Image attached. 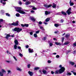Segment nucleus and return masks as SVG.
I'll list each match as a JSON object with an SVG mask.
<instances>
[{"label":"nucleus","instance_id":"50","mask_svg":"<svg viewBox=\"0 0 76 76\" xmlns=\"http://www.w3.org/2000/svg\"><path fill=\"white\" fill-rule=\"evenodd\" d=\"M7 53L8 54H11V53H10L9 52V51H8V50H7Z\"/></svg>","mask_w":76,"mask_h":76},{"label":"nucleus","instance_id":"60","mask_svg":"<svg viewBox=\"0 0 76 76\" xmlns=\"http://www.w3.org/2000/svg\"><path fill=\"white\" fill-rule=\"evenodd\" d=\"M76 51H74L73 52V54H75L76 53Z\"/></svg>","mask_w":76,"mask_h":76},{"label":"nucleus","instance_id":"5","mask_svg":"<svg viewBox=\"0 0 76 76\" xmlns=\"http://www.w3.org/2000/svg\"><path fill=\"white\" fill-rule=\"evenodd\" d=\"M4 73H6V71L2 69L0 71V76H3Z\"/></svg>","mask_w":76,"mask_h":76},{"label":"nucleus","instance_id":"34","mask_svg":"<svg viewBox=\"0 0 76 76\" xmlns=\"http://www.w3.org/2000/svg\"><path fill=\"white\" fill-rule=\"evenodd\" d=\"M22 11H23V12H24V11H25V12H28V10H23L22 9Z\"/></svg>","mask_w":76,"mask_h":76},{"label":"nucleus","instance_id":"2","mask_svg":"<svg viewBox=\"0 0 76 76\" xmlns=\"http://www.w3.org/2000/svg\"><path fill=\"white\" fill-rule=\"evenodd\" d=\"M65 70V68L64 67H62L61 69L59 70V71L57 70L55 71V74H61L62 73H63Z\"/></svg>","mask_w":76,"mask_h":76},{"label":"nucleus","instance_id":"4","mask_svg":"<svg viewBox=\"0 0 76 76\" xmlns=\"http://www.w3.org/2000/svg\"><path fill=\"white\" fill-rule=\"evenodd\" d=\"M10 25L13 26H18L19 25V21H17L15 23L14 22L13 23L10 24Z\"/></svg>","mask_w":76,"mask_h":76},{"label":"nucleus","instance_id":"32","mask_svg":"<svg viewBox=\"0 0 76 76\" xmlns=\"http://www.w3.org/2000/svg\"><path fill=\"white\" fill-rule=\"evenodd\" d=\"M30 67H31V64H28L27 65V67L28 68V69H29Z\"/></svg>","mask_w":76,"mask_h":76},{"label":"nucleus","instance_id":"45","mask_svg":"<svg viewBox=\"0 0 76 76\" xmlns=\"http://www.w3.org/2000/svg\"><path fill=\"white\" fill-rule=\"evenodd\" d=\"M39 31H36V34H39Z\"/></svg>","mask_w":76,"mask_h":76},{"label":"nucleus","instance_id":"22","mask_svg":"<svg viewBox=\"0 0 76 76\" xmlns=\"http://www.w3.org/2000/svg\"><path fill=\"white\" fill-rule=\"evenodd\" d=\"M31 4V2L29 1H27L25 3V4L26 5H28V4Z\"/></svg>","mask_w":76,"mask_h":76},{"label":"nucleus","instance_id":"36","mask_svg":"<svg viewBox=\"0 0 76 76\" xmlns=\"http://www.w3.org/2000/svg\"><path fill=\"white\" fill-rule=\"evenodd\" d=\"M72 75V74H71V73H70V72H68L67 74V76L69 75Z\"/></svg>","mask_w":76,"mask_h":76},{"label":"nucleus","instance_id":"40","mask_svg":"<svg viewBox=\"0 0 76 76\" xmlns=\"http://www.w3.org/2000/svg\"><path fill=\"white\" fill-rule=\"evenodd\" d=\"M69 37V35H66L65 36V37H66V38H68Z\"/></svg>","mask_w":76,"mask_h":76},{"label":"nucleus","instance_id":"26","mask_svg":"<svg viewBox=\"0 0 76 76\" xmlns=\"http://www.w3.org/2000/svg\"><path fill=\"white\" fill-rule=\"evenodd\" d=\"M15 16L17 17H19L20 16V14L19 13H17L15 14Z\"/></svg>","mask_w":76,"mask_h":76},{"label":"nucleus","instance_id":"55","mask_svg":"<svg viewBox=\"0 0 76 76\" xmlns=\"http://www.w3.org/2000/svg\"><path fill=\"white\" fill-rule=\"evenodd\" d=\"M44 23H45V25H47V24H48L45 21L44 22Z\"/></svg>","mask_w":76,"mask_h":76},{"label":"nucleus","instance_id":"11","mask_svg":"<svg viewBox=\"0 0 76 76\" xmlns=\"http://www.w3.org/2000/svg\"><path fill=\"white\" fill-rule=\"evenodd\" d=\"M28 73L29 75H30V76H32V75H33V74H34V73H33V72L30 71H29L28 72Z\"/></svg>","mask_w":76,"mask_h":76},{"label":"nucleus","instance_id":"20","mask_svg":"<svg viewBox=\"0 0 76 76\" xmlns=\"http://www.w3.org/2000/svg\"><path fill=\"white\" fill-rule=\"evenodd\" d=\"M50 19L49 18H47L46 20H45V22H49L50 21Z\"/></svg>","mask_w":76,"mask_h":76},{"label":"nucleus","instance_id":"12","mask_svg":"<svg viewBox=\"0 0 76 76\" xmlns=\"http://www.w3.org/2000/svg\"><path fill=\"white\" fill-rule=\"evenodd\" d=\"M28 51L29 53H32L34 52V50H33V49H31L30 48L28 49Z\"/></svg>","mask_w":76,"mask_h":76},{"label":"nucleus","instance_id":"48","mask_svg":"<svg viewBox=\"0 0 76 76\" xmlns=\"http://www.w3.org/2000/svg\"><path fill=\"white\" fill-rule=\"evenodd\" d=\"M30 35H32L33 34V32L31 31L30 32Z\"/></svg>","mask_w":76,"mask_h":76},{"label":"nucleus","instance_id":"29","mask_svg":"<svg viewBox=\"0 0 76 76\" xmlns=\"http://www.w3.org/2000/svg\"><path fill=\"white\" fill-rule=\"evenodd\" d=\"M39 69V67H36L34 68V70H38Z\"/></svg>","mask_w":76,"mask_h":76},{"label":"nucleus","instance_id":"9","mask_svg":"<svg viewBox=\"0 0 76 76\" xmlns=\"http://www.w3.org/2000/svg\"><path fill=\"white\" fill-rule=\"evenodd\" d=\"M29 7H32V9L33 10H37V8L35 7L34 6L30 5L29 6Z\"/></svg>","mask_w":76,"mask_h":76},{"label":"nucleus","instance_id":"28","mask_svg":"<svg viewBox=\"0 0 76 76\" xmlns=\"http://www.w3.org/2000/svg\"><path fill=\"white\" fill-rule=\"evenodd\" d=\"M34 36L35 37V38L37 37H38V36H37V34H34Z\"/></svg>","mask_w":76,"mask_h":76},{"label":"nucleus","instance_id":"46","mask_svg":"<svg viewBox=\"0 0 76 76\" xmlns=\"http://www.w3.org/2000/svg\"><path fill=\"white\" fill-rule=\"evenodd\" d=\"M21 25L22 27H25V24L23 25V24H21Z\"/></svg>","mask_w":76,"mask_h":76},{"label":"nucleus","instance_id":"13","mask_svg":"<svg viewBox=\"0 0 76 76\" xmlns=\"http://www.w3.org/2000/svg\"><path fill=\"white\" fill-rule=\"evenodd\" d=\"M30 19L32 20V21H33V22H35V19L34 18V17H30Z\"/></svg>","mask_w":76,"mask_h":76},{"label":"nucleus","instance_id":"10","mask_svg":"<svg viewBox=\"0 0 76 76\" xmlns=\"http://www.w3.org/2000/svg\"><path fill=\"white\" fill-rule=\"evenodd\" d=\"M9 37H10V35L9 34H7L6 35V37L5 38L7 39H9Z\"/></svg>","mask_w":76,"mask_h":76},{"label":"nucleus","instance_id":"3","mask_svg":"<svg viewBox=\"0 0 76 76\" xmlns=\"http://www.w3.org/2000/svg\"><path fill=\"white\" fill-rule=\"evenodd\" d=\"M12 31L14 32H17V33H19V32H20L22 31V28H15L13 29Z\"/></svg>","mask_w":76,"mask_h":76},{"label":"nucleus","instance_id":"51","mask_svg":"<svg viewBox=\"0 0 76 76\" xmlns=\"http://www.w3.org/2000/svg\"><path fill=\"white\" fill-rule=\"evenodd\" d=\"M7 72H8L7 74H9L11 72V71L10 70H8L7 71Z\"/></svg>","mask_w":76,"mask_h":76},{"label":"nucleus","instance_id":"61","mask_svg":"<svg viewBox=\"0 0 76 76\" xmlns=\"http://www.w3.org/2000/svg\"><path fill=\"white\" fill-rule=\"evenodd\" d=\"M59 67L60 68H61V67H62V66L61 65H59Z\"/></svg>","mask_w":76,"mask_h":76},{"label":"nucleus","instance_id":"53","mask_svg":"<svg viewBox=\"0 0 76 76\" xmlns=\"http://www.w3.org/2000/svg\"><path fill=\"white\" fill-rule=\"evenodd\" d=\"M18 48L20 50H21V47L20 46L18 47Z\"/></svg>","mask_w":76,"mask_h":76},{"label":"nucleus","instance_id":"42","mask_svg":"<svg viewBox=\"0 0 76 76\" xmlns=\"http://www.w3.org/2000/svg\"><path fill=\"white\" fill-rule=\"evenodd\" d=\"M19 4H20V5H21L22 4V2L20 1L19 2Z\"/></svg>","mask_w":76,"mask_h":76},{"label":"nucleus","instance_id":"31","mask_svg":"<svg viewBox=\"0 0 76 76\" xmlns=\"http://www.w3.org/2000/svg\"><path fill=\"white\" fill-rule=\"evenodd\" d=\"M54 26L56 27H58V24H55Z\"/></svg>","mask_w":76,"mask_h":76},{"label":"nucleus","instance_id":"64","mask_svg":"<svg viewBox=\"0 0 76 76\" xmlns=\"http://www.w3.org/2000/svg\"><path fill=\"white\" fill-rule=\"evenodd\" d=\"M73 74L74 75H75L76 76V73L75 72H73Z\"/></svg>","mask_w":76,"mask_h":76},{"label":"nucleus","instance_id":"17","mask_svg":"<svg viewBox=\"0 0 76 76\" xmlns=\"http://www.w3.org/2000/svg\"><path fill=\"white\" fill-rule=\"evenodd\" d=\"M69 3L70 4V6H73L74 5L73 2H71V0H70Z\"/></svg>","mask_w":76,"mask_h":76},{"label":"nucleus","instance_id":"25","mask_svg":"<svg viewBox=\"0 0 76 76\" xmlns=\"http://www.w3.org/2000/svg\"><path fill=\"white\" fill-rule=\"evenodd\" d=\"M17 70H18V71H20V72L22 71V69L19 67H17Z\"/></svg>","mask_w":76,"mask_h":76},{"label":"nucleus","instance_id":"52","mask_svg":"<svg viewBox=\"0 0 76 76\" xmlns=\"http://www.w3.org/2000/svg\"><path fill=\"white\" fill-rule=\"evenodd\" d=\"M14 36H15V35L13 34V35L10 36V37H12V38H13V37H14Z\"/></svg>","mask_w":76,"mask_h":76},{"label":"nucleus","instance_id":"35","mask_svg":"<svg viewBox=\"0 0 76 76\" xmlns=\"http://www.w3.org/2000/svg\"><path fill=\"white\" fill-rule=\"evenodd\" d=\"M70 63L71 65H73L74 64H75V63L74 62H70Z\"/></svg>","mask_w":76,"mask_h":76},{"label":"nucleus","instance_id":"16","mask_svg":"<svg viewBox=\"0 0 76 76\" xmlns=\"http://www.w3.org/2000/svg\"><path fill=\"white\" fill-rule=\"evenodd\" d=\"M39 28H40V29H41L42 30V31H45L44 28V27H43L42 26H40Z\"/></svg>","mask_w":76,"mask_h":76},{"label":"nucleus","instance_id":"56","mask_svg":"<svg viewBox=\"0 0 76 76\" xmlns=\"http://www.w3.org/2000/svg\"><path fill=\"white\" fill-rule=\"evenodd\" d=\"M51 61H50V60H48V63H51Z\"/></svg>","mask_w":76,"mask_h":76},{"label":"nucleus","instance_id":"62","mask_svg":"<svg viewBox=\"0 0 76 76\" xmlns=\"http://www.w3.org/2000/svg\"><path fill=\"white\" fill-rule=\"evenodd\" d=\"M51 74H53L54 73V72L53 71H51Z\"/></svg>","mask_w":76,"mask_h":76},{"label":"nucleus","instance_id":"41","mask_svg":"<svg viewBox=\"0 0 76 76\" xmlns=\"http://www.w3.org/2000/svg\"><path fill=\"white\" fill-rule=\"evenodd\" d=\"M56 57L57 58H58L60 57V56L58 55H57L56 56Z\"/></svg>","mask_w":76,"mask_h":76},{"label":"nucleus","instance_id":"6","mask_svg":"<svg viewBox=\"0 0 76 76\" xmlns=\"http://www.w3.org/2000/svg\"><path fill=\"white\" fill-rule=\"evenodd\" d=\"M71 8H69V9L66 12V13H67L68 15H70L71 14V13H72L70 11H71Z\"/></svg>","mask_w":76,"mask_h":76},{"label":"nucleus","instance_id":"57","mask_svg":"<svg viewBox=\"0 0 76 76\" xmlns=\"http://www.w3.org/2000/svg\"><path fill=\"white\" fill-rule=\"evenodd\" d=\"M6 2H3L2 3L4 5L5 4H6Z\"/></svg>","mask_w":76,"mask_h":76},{"label":"nucleus","instance_id":"1","mask_svg":"<svg viewBox=\"0 0 76 76\" xmlns=\"http://www.w3.org/2000/svg\"><path fill=\"white\" fill-rule=\"evenodd\" d=\"M15 9L16 11L19 12L21 14H26V12H23L22 11V9L20 7H15Z\"/></svg>","mask_w":76,"mask_h":76},{"label":"nucleus","instance_id":"38","mask_svg":"<svg viewBox=\"0 0 76 76\" xmlns=\"http://www.w3.org/2000/svg\"><path fill=\"white\" fill-rule=\"evenodd\" d=\"M19 55L20 56V57H23V55L21 53H20L19 54Z\"/></svg>","mask_w":76,"mask_h":76},{"label":"nucleus","instance_id":"47","mask_svg":"<svg viewBox=\"0 0 76 76\" xmlns=\"http://www.w3.org/2000/svg\"><path fill=\"white\" fill-rule=\"evenodd\" d=\"M39 25H41V24H42V22H41V21L39 22Z\"/></svg>","mask_w":76,"mask_h":76},{"label":"nucleus","instance_id":"19","mask_svg":"<svg viewBox=\"0 0 76 76\" xmlns=\"http://www.w3.org/2000/svg\"><path fill=\"white\" fill-rule=\"evenodd\" d=\"M61 13L62 15H65V16H66L67 15V14H66V13L65 12H64L62 11L61 12Z\"/></svg>","mask_w":76,"mask_h":76},{"label":"nucleus","instance_id":"21","mask_svg":"<svg viewBox=\"0 0 76 76\" xmlns=\"http://www.w3.org/2000/svg\"><path fill=\"white\" fill-rule=\"evenodd\" d=\"M70 44V42L67 41L64 43V45H67V44Z\"/></svg>","mask_w":76,"mask_h":76},{"label":"nucleus","instance_id":"54","mask_svg":"<svg viewBox=\"0 0 76 76\" xmlns=\"http://www.w3.org/2000/svg\"><path fill=\"white\" fill-rule=\"evenodd\" d=\"M34 12L35 11L34 10H31V13H34Z\"/></svg>","mask_w":76,"mask_h":76},{"label":"nucleus","instance_id":"43","mask_svg":"<svg viewBox=\"0 0 76 76\" xmlns=\"http://www.w3.org/2000/svg\"><path fill=\"white\" fill-rule=\"evenodd\" d=\"M13 57L14 59L15 60V61H17V59L16 58V57H15V56H13Z\"/></svg>","mask_w":76,"mask_h":76},{"label":"nucleus","instance_id":"30","mask_svg":"<svg viewBox=\"0 0 76 76\" xmlns=\"http://www.w3.org/2000/svg\"><path fill=\"white\" fill-rule=\"evenodd\" d=\"M53 44L52 43H49V45L50 47H52V46H53Z\"/></svg>","mask_w":76,"mask_h":76},{"label":"nucleus","instance_id":"44","mask_svg":"<svg viewBox=\"0 0 76 76\" xmlns=\"http://www.w3.org/2000/svg\"><path fill=\"white\" fill-rule=\"evenodd\" d=\"M47 39V37H44L42 39H43V40H45V39Z\"/></svg>","mask_w":76,"mask_h":76},{"label":"nucleus","instance_id":"37","mask_svg":"<svg viewBox=\"0 0 76 76\" xmlns=\"http://www.w3.org/2000/svg\"><path fill=\"white\" fill-rule=\"evenodd\" d=\"M64 37H62V43H63V41H64Z\"/></svg>","mask_w":76,"mask_h":76},{"label":"nucleus","instance_id":"15","mask_svg":"<svg viewBox=\"0 0 76 76\" xmlns=\"http://www.w3.org/2000/svg\"><path fill=\"white\" fill-rule=\"evenodd\" d=\"M53 8H54L55 9H56V5L54 4V3H53V5L52 6Z\"/></svg>","mask_w":76,"mask_h":76},{"label":"nucleus","instance_id":"27","mask_svg":"<svg viewBox=\"0 0 76 76\" xmlns=\"http://www.w3.org/2000/svg\"><path fill=\"white\" fill-rule=\"evenodd\" d=\"M25 26L26 27H28V26H29V25L28 24H24V27Z\"/></svg>","mask_w":76,"mask_h":76},{"label":"nucleus","instance_id":"63","mask_svg":"<svg viewBox=\"0 0 76 76\" xmlns=\"http://www.w3.org/2000/svg\"><path fill=\"white\" fill-rule=\"evenodd\" d=\"M48 67H45V70H47L48 69Z\"/></svg>","mask_w":76,"mask_h":76},{"label":"nucleus","instance_id":"7","mask_svg":"<svg viewBox=\"0 0 76 76\" xmlns=\"http://www.w3.org/2000/svg\"><path fill=\"white\" fill-rule=\"evenodd\" d=\"M44 7H45V8H49V7H51L52 5L51 4L49 5H47L46 4H45L44 5Z\"/></svg>","mask_w":76,"mask_h":76},{"label":"nucleus","instance_id":"58","mask_svg":"<svg viewBox=\"0 0 76 76\" xmlns=\"http://www.w3.org/2000/svg\"><path fill=\"white\" fill-rule=\"evenodd\" d=\"M64 21V20H61V22L62 23H63Z\"/></svg>","mask_w":76,"mask_h":76},{"label":"nucleus","instance_id":"39","mask_svg":"<svg viewBox=\"0 0 76 76\" xmlns=\"http://www.w3.org/2000/svg\"><path fill=\"white\" fill-rule=\"evenodd\" d=\"M73 47H76V42L73 44Z\"/></svg>","mask_w":76,"mask_h":76},{"label":"nucleus","instance_id":"59","mask_svg":"<svg viewBox=\"0 0 76 76\" xmlns=\"http://www.w3.org/2000/svg\"><path fill=\"white\" fill-rule=\"evenodd\" d=\"M6 61L8 63H10V61Z\"/></svg>","mask_w":76,"mask_h":76},{"label":"nucleus","instance_id":"18","mask_svg":"<svg viewBox=\"0 0 76 76\" xmlns=\"http://www.w3.org/2000/svg\"><path fill=\"white\" fill-rule=\"evenodd\" d=\"M14 42L15 44V45H18V40H15L14 41Z\"/></svg>","mask_w":76,"mask_h":76},{"label":"nucleus","instance_id":"24","mask_svg":"<svg viewBox=\"0 0 76 76\" xmlns=\"http://www.w3.org/2000/svg\"><path fill=\"white\" fill-rule=\"evenodd\" d=\"M14 48L15 50H16L17 49V45H15L14 46Z\"/></svg>","mask_w":76,"mask_h":76},{"label":"nucleus","instance_id":"14","mask_svg":"<svg viewBox=\"0 0 76 76\" xmlns=\"http://www.w3.org/2000/svg\"><path fill=\"white\" fill-rule=\"evenodd\" d=\"M55 44L57 45H61V43L60 42H55Z\"/></svg>","mask_w":76,"mask_h":76},{"label":"nucleus","instance_id":"23","mask_svg":"<svg viewBox=\"0 0 76 76\" xmlns=\"http://www.w3.org/2000/svg\"><path fill=\"white\" fill-rule=\"evenodd\" d=\"M42 72L44 74H46L47 73V71L45 70H43Z\"/></svg>","mask_w":76,"mask_h":76},{"label":"nucleus","instance_id":"33","mask_svg":"<svg viewBox=\"0 0 76 76\" xmlns=\"http://www.w3.org/2000/svg\"><path fill=\"white\" fill-rule=\"evenodd\" d=\"M6 15L7 16H10V15L9 13H6Z\"/></svg>","mask_w":76,"mask_h":76},{"label":"nucleus","instance_id":"49","mask_svg":"<svg viewBox=\"0 0 76 76\" xmlns=\"http://www.w3.org/2000/svg\"><path fill=\"white\" fill-rule=\"evenodd\" d=\"M26 48H29V45H26Z\"/></svg>","mask_w":76,"mask_h":76},{"label":"nucleus","instance_id":"8","mask_svg":"<svg viewBox=\"0 0 76 76\" xmlns=\"http://www.w3.org/2000/svg\"><path fill=\"white\" fill-rule=\"evenodd\" d=\"M51 13V12L50 11H45V15L46 16H47L48 15H50Z\"/></svg>","mask_w":76,"mask_h":76}]
</instances>
